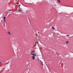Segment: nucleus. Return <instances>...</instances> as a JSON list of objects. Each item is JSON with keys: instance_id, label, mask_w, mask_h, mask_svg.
Listing matches in <instances>:
<instances>
[{"instance_id": "nucleus-4", "label": "nucleus", "mask_w": 73, "mask_h": 73, "mask_svg": "<svg viewBox=\"0 0 73 73\" xmlns=\"http://www.w3.org/2000/svg\"><path fill=\"white\" fill-rule=\"evenodd\" d=\"M32 57L33 58V60H35V56H33Z\"/></svg>"}, {"instance_id": "nucleus-10", "label": "nucleus", "mask_w": 73, "mask_h": 73, "mask_svg": "<svg viewBox=\"0 0 73 73\" xmlns=\"http://www.w3.org/2000/svg\"><path fill=\"white\" fill-rule=\"evenodd\" d=\"M37 59H38V61H39V58H38Z\"/></svg>"}, {"instance_id": "nucleus-11", "label": "nucleus", "mask_w": 73, "mask_h": 73, "mask_svg": "<svg viewBox=\"0 0 73 73\" xmlns=\"http://www.w3.org/2000/svg\"><path fill=\"white\" fill-rule=\"evenodd\" d=\"M66 36H69V35H66Z\"/></svg>"}, {"instance_id": "nucleus-7", "label": "nucleus", "mask_w": 73, "mask_h": 73, "mask_svg": "<svg viewBox=\"0 0 73 73\" xmlns=\"http://www.w3.org/2000/svg\"><path fill=\"white\" fill-rule=\"evenodd\" d=\"M52 28L53 29H55V28H54L53 26L52 27Z\"/></svg>"}, {"instance_id": "nucleus-5", "label": "nucleus", "mask_w": 73, "mask_h": 73, "mask_svg": "<svg viewBox=\"0 0 73 73\" xmlns=\"http://www.w3.org/2000/svg\"><path fill=\"white\" fill-rule=\"evenodd\" d=\"M3 18H4V20L5 21V17H3Z\"/></svg>"}, {"instance_id": "nucleus-13", "label": "nucleus", "mask_w": 73, "mask_h": 73, "mask_svg": "<svg viewBox=\"0 0 73 73\" xmlns=\"http://www.w3.org/2000/svg\"><path fill=\"white\" fill-rule=\"evenodd\" d=\"M1 62H0V64H1Z\"/></svg>"}, {"instance_id": "nucleus-8", "label": "nucleus", "mask_w": 73, "mask_h": 73, "mask_svg": "<svg viewBox=\"0 0 73 73\" xmlns=\"http://www.w3.org/2000/svg\"><path fill=\"white\" fill-rule=\"evenodd\" d=\"M68 42H69V41H67L66 42V44H68Z\"/></svg>"}, {"instance_id": "nucleus-3", "label": "nucleus", "mask_w": 73, "mask_h": 73, "mask_svg": "<svg viewBox=\"0 0 73 73\" xmlns=\"http://www.w3.org/2000/svg\"><path fill=\"white\" fill-rule=\"evenodd\" d=\"M57 2L58 3H60L61 2H60V0H57Z\"/></svg>"}, {"instance_id": "nucleus-6", "label": "nucleus", "mask_w": 73, "mask_h": 73, "mask_svg": "<svg viewBox=\"0 0 73 73\" xmlns=\"http://www.w3.org/2000/svg\"><path fill=\"white\" fill-rule=\"evenodd\" d=\"M36 44H38V40H36Z\"/></svg>"}, {"instance_id": "nucleus-1", "label": "nucleus", "mask_w": 73, "mask_h": 73, "mask_svg": "<svg viewBox=\"0 0 73 73\" xmlns=\"http://www.w3.org/2000/svg\"><path fill=\"white\" fill-rule=\"evenodd\" d=\"M7 33L9 35H10V36H11V33H10V32L9 31H8L7 32Z\"/></svg>"}, {"instance_id": "nucleus-2", "label": "nucleus", "mask_w": 73, "mask_h": 73, "mask_svg": "<svg viewBox=\"0 0 73 73\" xmlns=\"http://www.w3.org/2000/svg\"><path fill=\"white\" fill-rule=\"evenodd\" d=\"M40 61L41 62V65L42 66H43V62H42L41 61V60H40Z\"/></svg>"}, {"instance_id": "nucleus-12", "label": "nucleus", "mask_w": 73, "mask_h": 73, "mask_svg": "<svg viewBox=\"0 0 73 73\" xmlns=\"http://www.w3.org/2000/svg\"><path fill=\"white\" fill-rule=\"evenodd\" d=\"M34 56H36V54H34Z\"/></svg>"}, {"instance_id": "nucleus-9", "label": "nucleus", "mask_w": 73, "mask_h": 73, "mask_svg": "<svg viewBox=\"0 0 73 73\" xmlns=\"http://www.w3.org/2000/svg\"><path fill=\"white\" fill-rule=\"evenodd\" d=\"M31 54L32 55H33V56H34V55H35V54Z\"/></svg>"}]
</instances>
